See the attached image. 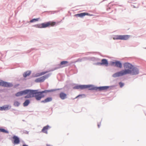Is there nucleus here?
Here are the masks:
<instances>
[{"instance_id":"1","label":"nucleus","mask_w":146,"mask_h":146,"mask_svg":"<svg viewBox=\"0 0 146 146\" xmlns=\"http://www.w3.org/2000/svg\"><path fill=\"white\" fill-rule=\"evenodd\" d=\"M123 66L125 69L113 74L112 76L113 77L116 78L128 74L136 75L139 73L138 69L134 67L132 65L129 63H124Z\"/></svg>"},{"instance_id":"2","label":"nucleus","mask_w":146,"mask_h":146,"mask_svg":"<svg viewBox=\"0 0 146 146\" xmlns=\"http://www.w3.org/2000/svg\"><path fill=\"white\" fill-rule=\"evenodd\" d=\"M52 91V90H46L41 92H38V90H33V95L37 100H40L41 99L44 97L43 93H47Z\"/></svg>"},{"instance_id":"3","label":"nucleus","mask_w":146,"mask_h":146,"mask_svg":"<svg viewBox=\"0 0 146 146\" xmlns=\"http://www.w3.org/2000/svg\"><path fill=\"white\" fill-rule=\"evenodd\" d=\"M27 95L25 96V98H29L34 97L33 95V90H26L23 91L19 92L16 94L15 95L16 96H20L24 95Z\"/></svg>"},{"instance_id":"4","label":"nucleus","mask_w":146,"mask_h":146,"mask_svg":"<svg viewBox=\"0 0 146 146\" xmlns=\"http://www.w3.org/2000/svg\"><path fill=\"white\" fill-rule=\"evenodd\" d=\"M109 87L105 86L99 87H94V86L91 85H85V89H88L89 90H98L102 91L107 89Z\"/></svg>"},{"instance_id":"5","label":"nucleus","mask_w":146,"mask_h":146,"mask_svg":"<svg viewBox=\"0 0 146 146\" xmlns=\"http://www.w3.org/2000/svg\"><path fill=\"white\" fill-rule=\"evenodd\" d=\"M130 36L128 35H116L113 38V39L127 40L130 38Z\"/></svg>"},{"instance_id":"6","label":"nucleus","mask_w":146,"mask_h":146,"mask_svg":"<svg viewBox=\"0 0 146 146\" xmlns=\"http://www.w3.org/2000/svg\"><path fill=\"white\" fill-rule=\"evenodd\" d=\"M55 22H48L42 23V28H45L50 26L53 27L56 25Z\"/></svg>"},{"instance_id":"7","label":"nucleus","mask_w":146,"mask_h":146,"mask_svg":"<svg viewBox=\"0 0 146 146\" xmlns=\"http://www.w3.org/2000/svg\"><path fill=\"white\" fill-rule=\"evenodd\" d=\"M50 74H48L46 75L43 76L42 77L37 78L35 80V82H41L44 81L45 80L48 78L50 76Z\"/></svg>"},{"instance_id":"8","label":"nucleus","mask_w":146,"mask_h":146,"mask_svg":"<svg viewBox=\"0 0 146 146\" xmlns=\"http://www.w3.org/2000/svg\"><path fill=\"white\" fill-rule=\"evenodd\" d=\"M0 86L6 87H10L13 86V84L10 83L5 82L0 80Z\"/></svg>"},{"instance_id":"9","label":"nucleus","mask_w":146,"mask_h":146,"mask_svg":"<svg viewBox=\"0 0 146 146\" xmlns=\"http://www.w3.org/2000/svg\"><path fill=\"white\" fill-rule=\"evenodd\" d=\"M111 64L112 65L114 66L120 68H121L122 67V64L119 61L112 62H111Z\"/></svg>"},{"instance_id":"10","label":"nucleus","mask_w":146,"mask_h":146,"mask_svg":"<svg viewBox=\"0 0 146 146\" xmlns=\"http://www.w3.org/2000/svg\"><path fill=\"white\" fill-rule=\"evenodd\" d=\"M68 65V62L67 61H62L60 62L59 66V68H61L67 66Z\"/></svg>"},{"instance_id":"11","label":"nucleus","mask_w":146,"mask_h":146,"mask_svg":"<svg viewBox=\"0 0 146 146\" xmlns=\"http://www.w3.org/2000/svg\"><path fill=\"white\" fill-rule=\"evenodd\" d=\"M13 143L14 144H18L20 143L19 138L16 136H13Z\"/></svg>"},{"instance_id":"12","label":"nucleus","mask_w":146,"mask_h":146,"mask_svg":"<svg viewBox=\"0 0 146 146\" xmlns=\"http://www.w3.org/2000/svg\"><path fill=\"white\" fill-rule=\"evenodd\" d=\"M99 64L101 65H104L107 66L108 65V62L106 59H104L102 60L101 62L99 63Z\"/></svg>"},{"instance_id":"13","label":"nucleus","mask_w":146,"mask_h":146,"mask_svg":"<svg viewBox=\"0 0 146 146\" xmlns=\"http://www.w3.org/2000/svg\"><path fill=\"white\" fill-rule=\"evenodd\" d=\"M59 96L60 98L63 100L67 98V94L63 92H61L60 93Z\"/></svg>"},{"instance_id":"14","label":"nucleus","mask_w":146,"mask_h":146,"mask_svg":"<svg viewBox=\"0 0 146 146\" xmlns=\"http://www.w3.org/2000/svg\"><path fill=\"white\" fill-rule=\"evenodd\" d=\"M85 85H77L74 87L75 89L83 90L85 89Z\"/></svg>"},{"instance_id":"15","label":"nucleus","mask_w":146,"mask_h":146,"mask_svg":"<svg viewBox=\"0 0 146 146\" xmlns=\"http://www.w3.org/2000/svg\"><path fill=\"white\" fill-rule=\"evenodd\" d=\"M85 15H88L89 16H93V14H90L87 13H80V17H82Z\"/></svg>"},{"instance_id":"16","label":"nucleus","mask_w":146,"mask_h":146,"mask_svg":"<svg viewBox=\"0 0 146 146\" xmlns=\"http://www.w3.org/2000/svg\"><path fill=\"white\" fill-rule=\"evenodd\" d=\"M52 100V98L51 97H48L46 98L44 100L42 101L41 102L44 103H47L51 101Z\"/></svg>"},{"instance_id":"17","label":"nucleus","mask_w":146,"mask_h":146,"mask_svg":"<svg viewBox=\"0 0 146 146\" xmlns=\"http://www.w3.org/2000/svg\"><path fill=\"white\" fill-rule=\"evenodd\" d=\"M49 126L48 125H47L43 127L42 129V131L44 133H47V131L48 129L49 128Z\"/></svg>"},{"instance_id":"18","label":"nucleus","mask_w":146,"mask_h":146,"mask_svg":"<svg viewBox=\"0 0 146 146\" xmlns=\"http://www.w3.org/2000/svg\"><path fill=\"white\" fill-rule=\"evenodd\" d=\"M31 74V71H27L25 72L23 74V76L24 77L26 78L27 76H29Z\"/></svg>"},{"instance_id":"19","label":"nucleus","mask_w":146,"mask_h":146,"mask_svg":"<svg viewBox=\"0 0 146 146\" xmlns=\"http://www.w3.org/2000/svg\"><path fill=\"white\" fill-rule=\"evenodd\" d=\"M1 110H8L9 106L7 105L4 106L2 107H1Z\"/></svg>"},{"instance_id":"20","label":"nucleus","mask_w":146,"mask_h":146,"mask_svg":"<svg viewBox=\"0 0 146 146\" xmlns=\"http://www.w3.org/2000/svg\"><path fill=\"white\" fill-rule=\"evenodd\" d=\"M30 103V101L28 100H26L23 103V105L24 106H27Z\"/></svg>"},{"instance_id":"21","label":"nucleus","mask_w":146,"mask_h":146,"mask_svg":"<svg viewBox=\"0 0 146 146\" xmlns=\"http://www.w3.org/2000/svg\"><path fill=\"white\" fill-rule=\"evenodd\" d=\"M0 131L1 132H2L4 133H9V132L8 131L5 130L4 129H0Z\"/></svg>"},{"instance_id":"22","label":"nucleus","mask_w":146,"mask_h":146,"mask_svg":"<svg viewBox=\"0 0 146 146\" xmlns=\"http://www.w3.org/2000/svg\"><path fill=\"white\" fill-rule=\"evenodd\" d=\"M48 71H45L44 72H42L38 74V75L37 76H42V75H44L45 74L48 72Z\"/></svg>"},{"instance_id":"23","label":"nucleus","mask_w":146,"mask_h":146,"mask_svg":"<svg viewBox=\"0 0 146 146\" xmlns=\"http://www.w3.org/2000/svg\"><path fill=\"white\" fill-rule=\"evenodd\" d=\"M39 18L34 19L30 21L31 23H33L38 21Z\"/></svg>"},{"instance_id":"24","label":"nucleus","mask_w":146,"mask_h":146,"mask_svg":"<svg viewBox=\"0 0 146 146\" xmlns=\"http://www.w3.org/2000/svg\"><path fill=\"white\" fill-rule=\"evenodd\" d=\"M35 26L36 27H37V28H42V24H37V25H35Z\"/></svg>"},{"instance_id":"25","label":"nucleus","mask_w":146,"mask_h":146,"mask_svg":"<svg viewBox=\"0 0 146 146\" xmlns=\"http://www.w3.org/2000/svg\"><path fill=\"white\" fill-rule=\"evenodd\" d=\"M19 103L17 101H16L14 103V105L15 106H19Z\"/></svg>"},{"instance_id":"26","label":"nucleus","mask_w":146,"mask_h":146,"mask_svg":"<svg viewBox=\"0 0 146 146\" xmlns=\"http://www.w3.org/2000/svg\"><path fill=\"white\" fill-rule=\"evenodd\" d=\"M119 84L121 88H122L124 85V84L121 82H119Z\"/></svg>"},{"instance_id":"27","label":"nucleus","mask_w":146,"mask_h":146,"mask_svg":"<svg viewBox=\"0 0 146 146\" xmlns=\"http://www.w3.org/2000/svg\"><path fill=\"white\" fill-rule=\"evenodd\" d=\"M74 16L76 17H80V13L75 15H74Z\"/></svg>"},{"instance_id":"28","label":"nucleus","mask_w":146,"mask_h":146,"mask_svg":"<svg viewBox=\"0 0 146 146\" xmlns=\"http://www.w3.org/2000/svg\"><path fill=\"white\" fill-rule=\"evenodd\" d=\"M83 95H79L76 96L75 98H78V97L80 96H82Z\"/></svg>"},{"instance_id":"29","label":"nucleus","mask_w":146,"mask_h":146,"mask_svg":"<svg viewBox=\"0 0 146 146\" xmlns=\"http://www.w3.org/2000/svg\"><path fill=\"white\" fill-rule=\"evenodd\" d=\"M79 61H80V60H79V59H78L76 61V62H78Z\"/></svg>"},{"instance_id":"30","label":"nucleus","mask_w":146,"mask_h":146,"mask_svg":"<svg viewBox=\"0 0 146 146\" xmlns=\"http://www.w3.org/2000/svg\"><path fill=\"white\" fill-rule=\"evenodd\" d=\"M98 127L99 128L100 127V125L99 124H98Z\"/></svg>"},{"instance_id":"31","label":"nucleus","mask_w":146,"mask_h":146,"mask_svg":"<svg viewBox=\"0 0 146 146\" xmlns=\"http://www.w3.org/2000/svg\"><path fill=\"white\" fill-rule=\"evenodd\" d=\"M47 146H52V145H48V144H47Z\"/></svg>"},{"instance_id":"32","label":"nucleus","mask_w":146,"mask_h":146,"mask_svg":"<svg viewBox=\"0 0 146 146\" xmlns=\"http://www.w3.org/2000/svg\"><path fill=\"white\" fill-rule=\"evenodd\" d=\"M23 146H28L27 145H23Z\"/></svg>"},{"instance_id":"33","label":"nucleus","mask_w":146,"mask_h":146,"mask_svg":"<svg viewBox=\"0 0 146 146\" xmlns=\"http://www.w3.org/2000/svg\"><path fill=\"white\" fill-rule=\"evenodd\" d=\"M1 107H0V110H1Z\"/></svg>"}]
</instances>
